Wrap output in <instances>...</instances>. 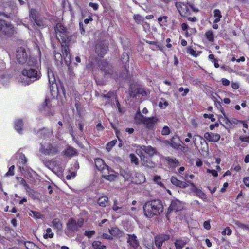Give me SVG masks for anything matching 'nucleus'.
Listing matches in <instances>:
<instances>
[{"instance_id":"obj_1","label":"nucleus","mask_w":249,"mask_h":249,"mask_svg":"<svg viewBox=\"0 0 249 249\" xmlns=\"http://www.w3.org/2000/svg\"><path fill=\"white\" fill-rule=\"evenodd\" d=\"M144 214L147 217H152L163 211V205L159 200L147 202L143 206Z\"/></svg>"},{"instance_id":"obj_2","label":"nucleus","mask_w":249,"mask_h":249,"mask_svg":"<svg viewBox=\"0 0 249 249\" xmlns=\"http://www.w3.org/2000/svg\"><path fill=\"white\" fill-rule=\"evenodd\" d=\"M135 120L137 123L143 124L146 128L150 130H153L159 121V118L157 116L146 117L142 115L139 111L137 112Z\"/></svg>"},{"instance_id":"obj_3","label":"nucleus","mask_w":249,"mask_h":249,"mask_svg":"<svg viewBox=\"0 0 249 249\" xmlns=\"http://www.w3.org/2000/svg\"><path fill=\"white\" fill-rule=\"evenodd\" d=\"M175 6L181 16L183 17L190 15L191 14V11L195 12L199 11L193 4L186 2H177L175 3Z\"/></svg>"},{"instance_id":"obj_4","label":"nucleus","mask_w":249,"mask_h":249,"mask_svg":"<svg viewBox=\"0 0 249 249\" xmlns=\"http://www.w3.org/2000/svg\"><path fill=\"white\" fill-rule=\"evenodd\" d=\"M84 221V220L83 218H79L77 221L73 218L69 219L65 230L66 233L68 235H71V233L75 232L79 228L82 227Z\"/></svg>"},{"instance_id":"obj_5","label":"nucleus","mask_w":249,"mask_h":249,"mask_svg":"<svg viewBox=\"0 0 249 249\" xmlns=\"http://www.w3.org/2000/svg\"><path fill=\"white\" fill-rule=\"evenodd\" d=\"M22 74L31 79L32 81H35L40 78L41 74L40 71L35 69H24L22 71Z\"/></svg>"},{"instance_id":"obj_6","label":"nucleus","mask_w":249,"mask_h":249,"mask_svg":"<svg viewBox=\"0 0 249 249\" xmlns=\"http://www.w3.org/2000/svg\"><path fill=\"white\" fill-rule=\"evenodd\" d=\"M56 36L57 38L60 37L63 41H65L68 38V33L67 29L61 23L56 24L55 27Z\"/></svg>"},{"instance_id":"obj_7","label":"nucleus","mask_w":249,"mask_h":249,"mask_svg":"<svg viewBox=\"0 0 249 249\" xmlns=\"http://www.w3.org/2000/svg\"><path fill=\"white\" fill-rule=\"evenodd\" d=\"M48 168L54 172H62L65 168V164H62L59 160H53L47 163Z\"/></svg>"},{"instance_id":"obj_8","label":"nucleus","mask_w":249,"mask_h":249,"mask_svg":"<svg viewBox=\"0 0 249 249\" xmlns=\"http://www.w3.org/2000/svg\"><path fill=\"white\" fill-rule=\"evenodd\" d=\"M112 209L113 211L121 215H124L126 214H131L132 213L127 211L126 206L120 205L118 203L117 200H115L114 201V203L112 206Z\"/></svg>"},{"instance_id":"obj_9","label":"nucleus","mask_w":249,"mask_h":249,"mask_svg":"<svg viewBox=\"0 0 249 249\" xmlns=\"http://www.w3.org/2000/svg\"><path fill=\"white\" fill-rule=\"evenodd\" d=\"M95 165L96 168L103 172V173H106L105 171H108L109 173L113 172V170L109 168L107 165L104 161L101 158H96L95 160Z\"/></svg>"},{"instance_id":"obj_10","label":"nucleus","mask_w":249,"mask_h":249,"mask_svg":"<svg viewBox=\"0 0 249 249\" xmlns=\"http://www.w3.org/2000/svg\"><path fill=\"white\" fill-rule=\"evenodd\" d=\"M16 58L19 63L24 64L26 62L27 55L23 48H18L17 50Z\"/></svg>"},{"instance_id":"obj_11","label":"nucleus","mask_w":249,"mask_h":249,"mask_svg":"<svg viewBox=\"0 0 249 249\" xmlns=\"http://www.w3.org/2000/svg\"><path fill=\"white\" fill-rule=\"evenodd\" d=\"M40 152L46 155L53 156L58 152V149L55 146L52 145H48L46 146H42Z\"/></svg>"},{"instance_id":"obj_12","label":"nucleus","mask_w":249,"mask_h":249,"mask_svg":"<svg viewBox=\"0 0 249 249\" xmlns=\"http://www.w3.org/2000/svg\"><path fill=\"white\" fill-rule=\"evenodd\" d=\"M182 209L183 205L180 201L178 200H173L168 208V211H169V212H176L181 210Z\"/></svg>"},{"instance_id":"obj_13","label":"nucleus","mask_w":249,"mask_h":249,"mask_svg":"<svg viewBox=\"0 0 249 249\" xmlns=\"http://www.w3.org/2000/svg\"><path fill=\"white\" fill-rule=\"evenodd\" d=\"M169 239V236L166 234H161L156 236L155 237V245L158 249H161L163 242L168 240Z\"/></svg>"},{"instance_id":"obj_14","label":"nucleus","mask_w":249,"mask_h":249,"mask_svg":"<svg viewBox=\"0 0 249 249\" xmlns=\"http://www.w3.org/2000/svg\"><path fill=\"white\" fill-rule=\"evenodd\" d=\"M205 139L209 142H218L220 139V135L217 133L212 132H206L204 135Z\"/></svg>"},{"instance_id":"obj_15","label":"nucleus","mask_w":249,"mask_h":249,"mask_svg":"<svg viewBox=\"0 0 249 249\" xmlns=\"http://www.w3.org/2000/svg\"><path fill=\"white\" fill-rule=\"evenodd\" d=\"M107 44L101 42L97 44L95 47V52L96 53L100 56L103 57L107 53Z\"/></svg>"},{"instance_id":"obj_16","label":"nucleus","mask_w":249,"mask_h":249,"mask_svg":"<svg viewBox=\"0 0 249 249\" xmlns=\"http://www.w3.org/2000/svg\"><path fill=\"white\" fill-rule=\"evenodd\" d=\"M48 77L50 85V90H53L56 87V84L54 73L51 69H48Z\"/></svg>"},{"instance_id":"obj_17","label":"nucleus","mask_w":249,"mask_h":249,"mask_svg":"<svg viewBox=\"0 0 249 249\" xmlns=\"http://www.w3.org/2000/svg\"><path fill=\"white\" fill-rule=\"evenodd\" d=\"M127 242L129 245L134 248H136L139 245V241L135 234H128Z\"/></svg>"},{"instance_id":"obj_18","label":"nucleus","mask_w":249,"mask_h":249,"mask_svg":"<svg viewBox=\"0 0 249 249\" xmlns=\"http://www.w3.org/2000/svg\"><path fill=\"white\" fill-rule=\"evenodd\" d=\"M171 182L174 185L180 188H185L188 186L187 182L179 180L175 177L171 178Z\"/></svg>"},{"instance_id":"obj_19","label":"nucleus","mask_w":249,"mask_h":249,"mask_svg":"<svg viewBox=\"0 0 249 249\" xmlns=\"http://www.w3.org/2000/svg\"><path fill=\"white\" fill-rule=\"evenodd\" d=\"M188 240L187 239H177L174 244L176 249H182L187 244Z\"/></svg>"},{"instance_id":"obj_20","label":"nucleus","mask_w":249,"mask_h":249,"mask_svg":"<svg viewBox=\"0 0 249 249\" xmlns=\"http://www.w3.org/2000/svg\"><path fill=\"white\" fill-rule=\"evenodd\" d=\"M109 232L111 235L118 238L121 237L123 234L122 231L117 227H113L109 229Z\"/></svg>"},{"instance_id":"obj_21","label":"nucleus","mask_w":249,"mask_h":249,"mask_svg":"<svg viewBox=\"0 0 249 249\" xmlns=\"http://www.w3.org/2000/svg\"><path fill=\"white\" fill-rule=\"evenodd\" d=\"M135 181L137 184H141L145 181V178L143 174L140 172H137L135 174V177L134 178Z\"/></svg>"},{"instance_id":"obj_22","label":"nucleus","mask_w":249,"mask_h":249,"mask_svg":"<svg viewBox=\"0 0 249 249\" xmlns=\"http://www.w3.org/2000/svg\"><path fill=\"white\" fill-rule=\"evenodd\" d=\"M141 149L150 156L154 155L156 152V149L151 146H146L143 145L141 147Z\"/></svg>"},{"instance_id":"obj_23","label":"nucleus","mask_w":249,"mask_h":249,"mask_svg":"<svg viewBox=\"0 0 249 249\" xmlns=\"http://www.w3.org/2000/svg\"><path fill=\"white\" fill-rule=\"evenodd\" d=\"M130 96L133 97H136L138 94H141L142 96L146 95V92L143 89L139 88L137 89L136 91H133L132 89L130 91Z\"/></svg>"},{"instance_id":"obj_24","label":"nucleus","mask_w":249,"mask_h":249,"mask_svg":"<svg viewBox=\"0 0 249 249\" xmlns=\"http://www.w3.org/2000/svg\"><path fill=\"white\" fill-rule=\"evenodd\" d=\"M166 160L169 164L173 167H176L180 165L179 161L176 158L167 157Z\"/></svg>"},{"instance_id":"obj_25","label":"nucleus","mask_w":249,"mask_h":249,"mask_svg":"<svg viewBox=\"0 0 249 249\" xmlns=\"http://www.w3.org/2000/svg\"><path fill=\"white\" fill-rule=\"evenodd\" d=\"M133 19L137 24H142L144 26V24H147L144 22V18L139 14H135L133 15Z\"/></svg>"},{"instance_id":"obj_26","label":"nucleus","mask_w":249,"mask_h":249,"mask_svg":"<svg viewBox=\"0 0 249 249\" xmlns=\"http://www.w3.org/2000/svg\"><path fill=\"white\" fill-rule=\"evenodd\" d=\"M114 172V171L113 170V172H110V173H109V172L107 171L108 175H106L105 174V173H104V174H103L102 175V177L106 179L109 180L110 181H113L116 179L117 177V176L113 174Z\"/></svg>"},{"instance_id":"obj_27","label":"nucleus","mask_w":249,"mask_h":249,"mask_svg":"<svg viewBox=\"0 0 249 249\" xmlns=\"http://www.w3.org/2000/svg\"><path fill=\"white\" fill-rule=\"evenodd\" d=\"M108 203V198L106 196H102L98 200V204L101 207L106 206Z\"/></svg>"},{"instance_id":"obj_28","label":"nucleus","mask_w":249,"mask_h":249,"mask_svg":"<svg viewBox=\"0 0 249 249\" xmlns=\"http://www.w3.org/2000/svg\"><path fill=\"white\" fill-rule=\"evenodd\" d=\"M214 17L215 19L214 20V23H217L220 20V18H222V15L219 9H215L213 11Z\"/></svg>"},{"instance_id":"obj_29","label":"nucleus","mask_w":249,"mask_h":249,"mask_svg":"<svg viewBox=\"0 0 249 249\" xmlns=\"http://www.w3.org/2000/svg\"><path fill=\"white\" fill-rule=\"evenodd\" d=\"M62 52L63 54V56L65 59H70L69 49L67 46H62Z\"/></svg>"},{"instance_id":"obj_30","label":"nucleus","mask_w":249,"mask_h":249,"mask_svg":"<svg viewBox=\"0 0 249 249\" xmlns=\"http://www.w3.org/2000/svg\"><path fill=\"white\" fill-rule=\"evenodd\" d=\"M22 121L21 120H17L15 121V130L18 132V133H20L22 129Z\"/></svg>"},{"instance_id":"obj_31","label":"nucleus","mask_w":249,"mask_h":249,"mask_svg":"<svg viewBox=\"0 0 249 249\" xmlns=\"http://www.w3.org/2000/svg\"><path fill=\"white\" fill-rule=\"evenodd\" d=\"M65 155L67 156H72L76 154V150L71 147H68L65 151Z\"/></svg>"},{"instance_id":"obj_32","label":"nucleus","mask_w":249,"mask_h":249,"mask_svg":"<svg viewBox=\"0 0 249 249\" xmlns=\"http://www.w3.org/2000/svg\"><path fill=\"white\" fill-rule=\"evenodd\" d=\"M52 224L53 227L57 230H60L62 229V224L59 219L56 218L53 220Z\"/></svg>"},{"instance_id":"obj_33","label":"nucleus","mask_w":249,"mask_h":249,"mask_svg":"<svg viewBox=\"0 0 249 249\" xmlns=\"http://www.w3.org/2000/svg\"><path fill=\"white\" fill-rule=\"evenodd\" d=\"M205 36L208 41L210 42H213L214 41L213 33L212 30L207 31L205 34Z\"/></svg>"},{"instance_id":"obj_34","label":"nucleus","mask_w":249,"mask_h":249,"mask_svg":"<svg viewBox=\"0 0 249 249\" xmlns=\"http://www.w3.org/2000/svg\"><path fill=\"white\" fill-rule=\"evenodd\" d=\"M30 18L35 21L39 18V13L36 10L31 9L30 11Z\"/></svg>"},{"instance_id":"obj_35","label":"nucleus","mask_w":249,"mask_h":249,"mask_svg":"<svg viewBox=\"0 0 249 249\" xmlns=\"http://www.w3.org/2000/svg\"><path fill=\"white\" fill-rule=\"evenodd\" d=\"M226 123L227 124H231L237 125V124L241 123V121H240L235 118L229 119L228 117H226Z\"/></svg>"},{"instance_id":"obj_36","label":"nucleus","mask_w":249,"mask_h":249,"mask_svg":"<svg viewBox=\"0 0 249 249\" xmlns=\"http://www.w3.org/2000/svg\"><path fill=\"white\" fill-rule=\"evenodd\" d=\"M92 246L94 249H104L106 246L101 244V242L95 241L92 243Z\"/></svg>"},{"instance_id":"obj_37","label":"nucleus","mask_w":249,"mask_h":249,"mask_svg":"<svg viewBox=\"0 0 249 249\" xmlns=\"http://www.w3.org/2000/svg\"><path fill=\"white\" fill-rule=\"evenodd\" d=\"M196 195L203 201L207 200V196L200 189H198L196 193Z\"/></svg>"},{"instance_id":"obj_38","label":"nucleus","mask_w":249,"mask_h":249,"mask_svg":"<svg viewBox=\"0 0 249 249\" xmlns=\"http://www.w3.org/2000/svg\"><path fill=\"white\" fill-rule=\"evenodd\" d=\"M54 234L52 232V230L51 228H48L46 229V233L44 234L43 237L45 239H47L48 238H52L53 237Z\"/></svg>"},{"instance_id":"obj_39","label":"nucleus","mask_w":249,"mask_h":249,"mask_svg":"<svg viewBox=\"0 0 249 249\" xmlns=\"http://www.w3.org/2000/svg\"><path fill=\"white\" fill-rule=\"evenodd\" d=\"M29 214L31 216L38 219L41 218L42 217V215L41 214V213L37 211H31L29 213Z\"/></svg>"},{"instance_id":"obj_40","label":"nucleus","mask_w":249,"mask_h":249,"mask_svg":"<svg viewBox=\"0 0 249 249\" xmlns=\"http://www.w3.org/2000/svg\"><path fill=\"white\" fill-rule=\"evenodd\" d=\"M167 18H168V17L166 16H164L162 17H160L158 18V21L159 23H160V24L161 26H162L163 24L164 25L165 23H166L167 22Z\"/></svg>"},{"instance_id":"obj_41","label":"nucleus","mask_w":249,"mask_h":249,"mask_svg":"<svg viewBox=\"0 0 249 249\" xmlns=\"http://www.w3.org/2000/svg\"><path fill=\"white\" fill-rule=\"evenodd\" d=\"M159 107L162 108H165L168 106V103L163 98H161L159 102Z\"/></svg>"},{"instance_id":"obj_42","label":"nucleus","mask_w":249,"mask_h":249,"mask_svg":"<svg viewBox=\"0 0 249 249\" xmlns=\"http://www.w3.org/2000/svg\"><path fill=\"white\" fill-rule=\"evenodd\" d=\"M117 142L116 140H113L107 143L106 146V149L108 151H110L112 148L116 144Z\"/></svg>"},{"instance_id":"obj_43","label":"nucleus","mask_w":249,"mask_h":249,"mask_svg":"<svg viewBox=\"0 0 249 249\" xmlns=\"http://www.w3.org/2000/svg\"><path fill=\"white\" fill-rule=\"evenodd\" d=\"M235 224L239 228H241L243 229H247L249 230V228L248 225H245L244 224L242 223L240 221H236L235 222Z\"/></svg>"},{"instance_id":"obj_44","label":"nucleus","mask_w":249,"mask_h":249,"mask_svg":"<svg viewBox=\"0 0 249 249\" xmlns=\"http://www.w3.org/2000/svg\"><path fill=\"white\" fill-rule=\"evenodd\" d=\"M129 157L130 158L131 161L132 163H133L136 165L138 164L139 162L138 158L134 154H130Z\"/></svg>"},{"instance_id":"obj_45","label":"nucleus","mask_w":249,"mask_h":249,"mask_svg":"<svg viewBox=\"0 0 249 249\" xmlns=\"http://www.w3.org/2000/svg\"><path fill=\"white\" fill-rule=\"evenodd\" d=\"M223 235H230L232 233V230L229 227H226L222 231Z\"/></svg>"},{"instance_id":"obj_46","label":"nucleus","mask_w":249,"mask_h":249,"mask_svg":"<svg viewBox=\"0 0 249 249\" xmlns=\"http://www.w3.org/2000/svg\"><path fill=\"white\" fill-rule=\"evenodd\" d=\"M120 174L121 176H122L123 178H124L125 179H128L130 177V175L129 174V173L125 171L124 170H121L120 171Z\"/></svg>"},{"instance_id":"obj_47","label":"nucleus","mask_w":249,"mask_h":249,"mask_svg":"<svg viewBox=\"0 0 249 249\" xmlns=\"http://www.w3.org/2000/svg\"><path fill=\"white\" fill-rule=\"evenodd\" d=\"M122 61L123 63H126L129 61V56L127 53H124L121 56Z\"/></svg>"},{"instance_id":"obj_48","label":"nucleus","mask_w":249,"mask_h":249,"mask_svg":"<svg viewBox=\"0 0 249 249\" xmlns=\"http://www.w3.org/2000/svg\"><path fill=\"white\" fill-rule=\"evenodd\" d=\"M170 129L167 126H164L161 130V134L162 135H168L170 134Z\"/></svg>"},{"instance_id":"obj_49","label":"nucleus","mask_w":249,"mask_h":249,"mask_svg":"<svg viewBox=\"0 0 249 249\" xmlns=\"http://www.w3.org/2000/svg\"><path fill=\"white\" fill-rule=\"evenodd\" d=\"M142 164L145 166L149 167H153L154 166V164L153 163L148 161L147 160H144V159L142 160Z\"/></svg>"},{"instance_id":"obj_50","label":"nucleus","mask_w":249,"mask_h":249,"mask_svg":"<svg viewBox=\"0 0 249 249\" xmlns=\"http://www.w3.org/2000/svg\"><path fill=\"white\" fill-rule=\"evenodd\" d=\"M14 168H15L14 165L11 166L9 168L8 171L5 174V176L14 175Z\"/></svg>"},{"instance_id":"obj_51","label":"nucleus","mask_w":249,"mask_h":249,"mask_svg":"<svg viewBox=\"0 0 249 249\" xmlns=\"http://www.w3.org/2000/svg\"><path fill=\"white\" fill-rule=\"evenodd\" d=\"M35 22L39 27H42L45 25L44 21L43 19L39 18V17Z\"/></svg>"},{"instance_id":"obj_52","label":"nucleus","mask_w":249,"mask_h":249,"mask_svg":"<svg viewBox=\"0 0 249 249\" xmlns=\"http://www.w3.org/2000/svg\"><path fill=\"white\" fill-rule=\"evenodd\" d=\"M95 231L94 230L90 231H86L84 233V235L89 238H90L94 234H95Z\"/></svg>"},{"instance_id":"obj_53","label":"nucleus","mask_w":249,"mask_h":249,"mask_svg":"<svg viewBox=\"0 0 249 249\" xmlns=\"http://www.w3.org/2000/svg\"><path fill=\"white\" fill-rule=\"evenodd\" d=\"M101 69L105 71V74H110L112 76V77L114 78L113 74L109 71H110L112 72H113L112 70H109V66L108 65L105 68L101 67Z\"/></svg>"},{"instance_id":"obj_54","label":"nucleus","mask_w":249,"mask_h":249,"mask_svg":"<svg viewBox=\"0 0 249 249\" xmlns=\"http://www.w3.org/2000/svg\"><path fill=\"white\" fill-rule=\"evenodd\" d=\"M154 181L159 185L160 186H162L163 185L161 181V178L160 176H155L154 177Z\"/></svg>"},{"instance_id":"obj_55","label":"nucleus","mask_w":249,"mask_h":249,"mask_svg":"<svg viewBox=\"0 0 249 249\" xmlns=\"http://www.w3.org/2000/svg\"><path fill=\"white\" fill-rule=\"evenodd\" d=\"M188 183V186L190 185L191 186V190L195 192V193L197 192V191L199 189V188H197L193 183L191 181H187Z\"/></svg>"},{"instance_id":"obj_56","label":"nucleus","mask_w":249,"mask_h":249,"mask_svg":"<svg viewBox=\"0 0 249 249\" xmlns=\"http://www.w3.org/2000/svg\"><path fill=\"white\" fill-rule=\"evenodd\" d=\"M54 56L55 59L58 61H60L62 60V55L59 53H55L54 52Z\"/></svg>"},{"instance_id":"obj_57","label":"nucleus","mask_w":249,"mask_h":249,"mask_svg":"<svg viewBox=\"0 0 249 249\" xmlns=\"http://www.w3.org/2000/svg\"><path fill=\"white\" fill-rule=\"evenodd\" d=\"M144 245L148 249H155V247L153 242L149 243L148 242H145L144 243Z\"/></svg>"},{"instance_id":"obj_58","label":"nucleus","mask_w":249,"mask_h":249,"mask_svg":"<svg viewBox=\"0 0 249 249\" xmlns=\"http://www.w3.org/2000/svg\"><path fill=\"white\" fill-rule=\"evenodd\" d=\"M241 141L242 142H247L249 143V136H241L239 138Z\"/></svg>"},{"instance_id":"obj_59","label":"nucleus","mask_w":249,"mask_h":249,"mask_svg":"<svg viewBox=\"0 0 249 249\" xmlns=\"http://www.w3.org/2000/svg\"><path fill=\"white\" fill-rule=\"evenodd\" d=\"M89 5L95 11L97 10L99 7L98 4L96 3L90 2Z\"/></svg>"},{"instance_id":"obj_60","label":"nucleus","mask_w":249,"mask_h":249,"mask_svg":"<svg viewBox=\"0 0 249 249\" xmlns=\"http://www.w3.org/2000/svg\"><path fill=\"white\" fill-rule=\"evenodd\" d=\"M20 158H19V160L23 163L25 164L27 161L26 158L25 157L24 155H22L21 154H20Z\"/></svg>"},{"instance_id":"obj_61","label":"nucleus","mask_w":249,"mask_h":249,"mask_svg":"<svg viewBox=\"0 0 249 249\" xmlns=\"http://www.w3.org/2000/svg\"><path fill=\"white\" fill-rule=\"evenodd\" d=\"M204 228L206 230H210L211 225L209 221H206L203 223Z\"/></svg>"},{"instance_id":"obj_62","label":"nucleus","mask_w":249,"mask_h":249,"mask_svg":"<svg viewBox=\"0 0 249 249\" xmlns=\"http://www.w3.org/2000/svg\"><path fill=\"white\" fill-rule=\"evenodd\" d=\"M207 172L211 173L214 177H217L218 176V173L215 170H210L209 169H207Z\"/></svg>"},{"instance_id":"obj_63","label":"nucleus","mask_w":249,"mask_h":249,"mask_svg":"<svg viewBox=\"0 0 249 249\" xmlns=\"http://www.w3.org/2000/svg\"><path fill=\"white\" fill-rule=\"evenodd\" d=\"M178 148L180 149L183 152H186L189 150L188 147H187L186 145H182L179 144V146Z\"/></svg>"},{"instance_id":"obj_64","label":"nucleus","mask_w":249,"mask_h":249,"mask_svg":"<svg viewBox=\"0 0 249 249\" xmlns=\"http://www.w3.org/2000/svg\"><path fill=\"white\" fill-rule=\"evenodd\" d=\"M243 182L247 187H249V177H247L243 179Z\"/></svg>"}]
</instances>
